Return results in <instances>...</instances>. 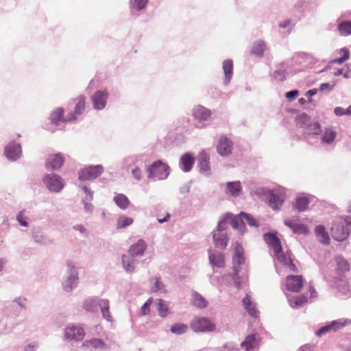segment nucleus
Wrapping results in <instances>:
<instances>
[{"label": "nucleus", "mask_w": 351, "mask_h": 351, "mask_svg": "<svg viewBox=\"0 0 351 351\" xmlns=\"http://www.w3.org/2000/svg\"><path fill=\"white\" fill-rule=\"evenodd\" d=\"M264 239L265 242L273 247L276 258L282 263L287 269L291 271H295L296 267L293 264L289 255L285 254L282 252L281 243L276 234L271 232L266 233L264 235Z\"/></svg>", "instance_id": "f257e3e1"}, {"label": "nucleus", "mask_w": 351, "mask_h": 351, "mask_svg": "<svg viewBox=\"0 0 351 351\" xmlns=\"http://www.w3.org/2000/svg\"><path fill=\"white\" fill-rule=\"evenodd\" d=\"M79 269L75 263L67 260L65 263V274L62 281V288L67 293L73 291L79 284Z\"/></svg>", "instance_id": "f03ea898"}, {"label": "nucleus", "mask_w": 351, "mask_h": 351, "mask_svg": "<svg viewBox=\"0 0 351 351\" xmlns=\"http://www.w3.org/2000/svg\"><path fill=\"white\" fill-rule=\"evenodd\" d=\"M350 219L348 217H337L333 220L331 235L337 241H342L350 234Z\"/></svg>", "instance_id": "7ed1b4c3"}, {"label": "nucleus", "mask_w": 351, "mask_h": 351, "mask_svg": "<svg viewBox=\"0 0 351 351\" xmlns=\"http://www.w3.org/2000/svg\"><path fill=\"white\" fill-rule=\"evenodd\" d=\"M243 252L244 251L242 246L238 242H236L234 244V254L232 258L234 270L232 279L234 280L235 287L238 289H240L241 287V282L239 280L237 276L240 272V266L245 262Z\"/></svg>", "instance_id": "20e7f679"}, {"label": "nucleus", "mask_w": 351, "mask_h": 351, "mask_svg": "<svg viewBox=\"0 0 351 351\" xmlns=\"http://www.w3.org/2000/svg\"><path fill=\"white\" fill-rule=\"evenodd\" d=\"M245 223L252 227L259 226L258 221L251 215L244 212L240 213L231 221L232 228L237 229L241 234H243L245 232Z\"/></svg>", "instance_id": "39448f33"}, {"label": "nucleus", "mask_w": 351, "mask_h": 351, "mask_svg": "<svg viewBox=\"0 0 351 351\" xmlns=\"http://www.w3.org/2000/svg\"><path fill=\"white\" fill-rule=\"evenodd\" d=\"M295 120L297 126L303 128L306 134L317 135L322 131L320 124L317 122H310L309 117L305 113L298 116Z\"/></svg>", "instance_id": "423d86ee"}, {"label": "nucleus", "mask_w": 351, "mask_h": 351, "mask_svg": "<svg viewBox=\"0 0 351 351\" xmlns=\"http://www.w3.org/2000/svg\"><path fill=\"white\" fill-rule=\"evenodd\" d=\"M192 330L195 332H212L217 331V326L209 318L196 317L190 324Z\"/></svg>", "instance_id": "0eeeda50"}, {"label": "nucleus", "mask_w": 351, "mask_h": 351, "mask_svg": "<svg viewBox=\"0 0 351 351\" xmlns=\"http://www.w3.org/2000/svg\"><path fill=\"white\" fill-rule=\"evenodd\" d=\"M85 335L84 328L79 324H69L64 329V339L67 341H82Z\"/></svg>", "instance_id": "6e6552de"}, {"label": "nucleus", "mask_w": 351, "mask_h": 351, "mask_svg": "<svg viewBox=\"0 0 351 351\" xmlns=\"http://www.w3.org/2000/svg\"><path fill=\"white\" fill-rule=\"evenodd\" d=\"M148 178L154 180L166 179L169 174V167L160 160L156 161L147 168Z\"/></svg>", "instance_id": "1a4fd4ad"}, {"label": "nucleus", "mask_w": 351, "mask_h": 351, "mask_svg": "<svg viewBox=\"0 0 351 351\" xmlns=\"http://www.w3.org/2000/svg\"><path fill=\"white\" fill-rule=\"evenodd\" d=\"M227 222L225 219H221L218 222L217 230L213 232V239L215 246L225 249L228 245V238L225 232L227 228Z\"/></svg>", "instance_id": "9d476101"}, {"label": "nucleus", "mask_w": 351, "mask_h": 351, "mask_svg": "<svg viewBox=\"0 0 351 351\" xmlns=\"http://www.w3.org/2000/svg\"><path fill=\"white\" fill-rule=\"evenodd\" d=\"M43 182L45 187L51 193H58L65 186L64 180L59 175L55 173L45 175L43 178Z\"/></svg>", "instance_id": "9b49d317"}, {"label": "nucleus", "mask_w": 351, "mask_h": 351, "mask_svg": "<svg viewBox=\"0 0 351 351\" xmlns=\"http://www.w3.org/2000/svg\"><path fill=\"white\" fill-rule=\"evenodd\" d=\"M103 171L104 167L100 165L87 166L78 171V179L82 182L92 181L98 178Z\"/></svg>", "instance_id": "f8f14e48"}, {"label": "nucleus", "mask_w": 351, "mask_h": 351, "mask_svg": "<svg viewBox=\"0 0 351 351\" xmlns=\"http://www.w3.org/2000/svg\"><path fill=\"white\" fill-rule=\"evenodd\" d=\"M284 224L289 228L294 234L306 235L309 233V229L306 225L300 221L298 217L287 219Z\"/></svg>", "instance_id": "ddd939ff"}, {"label": "nucleus", "mask_w": 351, "mask_h": 351, "mask_svg": "<svg viewBox=\"0 0 351 351\" xmlns=\"http://www.w3.org/2000/svg\"><path fill=\"white\" fill-rule=\"evenodd\" d=\"M74 110L69 112V118L67 120L76 121L79 115L82 114L86 109V97L81 95L74 99Z\"/></svg>", "instance_id": "4468645a"}, {"label": "nucleus", "mask_w": 351, "mask_h": 351, "mask_svg": "<svg viewBox=\"0 0 351 351\" xmlns=\"http://www.w3.org/2000/svg\"><path fill=\"white\" fill-rule=\"evenodd\" d=\"M108 97V93L106 90L96 91L92 96L94 109L101 110L104 108Z\"/></svg>", "instance_id": "2eb2a0df"}, {"label": "nucleus", "mask_w": 351, "mask_h": 351, "mask_svg": "<svg viewBox=\"0 0 351 351\" xmlns=\"http://www.w3.org/2000/svg\"><path fill=\"white\" fill-rule=\"evenodd\" d=\"M303 285L302 276H289L286 279L285 286L288 291L299 292Z\"/></svg>", "instance_id": "dca6fc26"}, {"label": "nucleus", "mask_w": 351, "mask_h": 351, "mask_svg": "<svg viewBox=\"0 0 351 351\" xmlns=\"http://www.w3.org/2000/svg\"><path fill=\"white\" fill-rule=\"evenodd\" d=\"M241 347L245 351H257L259 347V339L256 334L247 335L241 343Z\"/></svg>", "instance_id": "f3484780"}, {"label": "nucleus", "mask_w": 351, "mask_h": 351, "mask_svg": "<svg viewBox=\"0 0 351 351\" xmlns=\"http://www.w3.org/2000/svg\"><path fill=\"white\" fill-rule=\"evenodd\" d=\"M69 118V112L64 116V110L62 108H57L51 112L50 120L52 123L58 125L60 122H70L73 120H67Z\"/></svg>", "instance_id": "a211bd4d"}, {"label": "nucleus", "mask_w": 351, "mask_h": 351, "mask_svg": "<svg viewBox=\"0 0 351 351\" xmlns=\"http://www.w3.org/2000/svg\"><path fill=\"white\" fill-rule=\"evenodd\" d=\"M242 191V186L240 181L228 182L226 184L224 193L229 196L239 197Z\"/></svg>", "instance_id": "6ab92c4d"}, {"label": "nucleus", "mask_w": 351, "mask_h": 351, "mask_svg": "<svg viewBox=\"0 0 351 351\" xmlns=\"http://www.w3.org/2000/svg\"><path fill=\"white\" fill-rule=\"evenodd\" d=\"M269 206L274 210H278L285 202V195L281 193L271 191L268 195Z\"/></svg>", "instance_id": "aec40b11"}, {"label": "nucleus", "mask_w": 351, "mask_h": 351, "mask_svg": "<svg viewBox=\"0 0 351 351\" xmlns=\"http://www.w3.org/2000/svg\"><path fill=\"white\" fill-rule=\"evenodd\" d=\"M64 159L62 155H49L46 160V168L49 171L57 170L63 165Z\"/></svg>", "instance_id": "412c9836"}, {"label": "nucleus", "mask_w": 351, "mask_h": 351, "mask_svg": "<svg viewBox=\"0 0 351 351\" xmlns=\"http://www.w3.org/2000/svg\"><path fill=\"white\" fill-rule=\"evenodd\" d=\"M208 258L213 267L219 268L224 267V258L222 253L209 250Z\"/></svg>", "instance_id": "4be33fe9"}, {"label": "nucleus", "mask_w": 351, "mask_h": 351, "mask_svg": "<svg viewBox=\"0 0 351 351\" xmlns=\"http://www.w3.org/2000/svg\"><path fill=\"white\" fill-rule=\"evenodd\" d=\"M217 149L218 154H231L232 143L226 136H222L219 139Z\"/></svg>", "instance_id": "5701e85b"}, {"label": "nucleus", "mask_w": 351, "mask_h": 351, "mask_svg": "<svg viewBox=\"0 0 351 351\" xmlns=\"http://www.w3.org/2000/svg\"><path fill=\"white\" fill-rule=\"evenodd\" d=\"M32 238L35 243L41 245L51 243V241L44 234L40 228H34L32 230Z\"/></svg>", "instance_id": "b1692460"}, {"label": "nucleus", "mask_w": 351, "mask_h": 351, "mask_svg": "<svg viewBox=\"0 0 351 351\" xmlns=\"http://www.w3.org/2000/svg\"><path fill=\"white\" fill-rule=\"evenodd\" d=\"M147 245L145 242L140 239L135 244L132 245L129 250V254L133 257L141 256L143 255Z\"/></svg>", "instance_id": "393cba45"}, {"label": "nucleus", "mask_w": 351, "mask_h": 351, "mask_svg": "<svg viewBox=\"0 0 351 351\" xmlns=\"http://www.w3.org/2000/svg\"><path fill=\"white\" fill-rule=\"evenodd\" d=\"M103 300L102 298H88L83 302V308L89 312H96L98 306H100V302Z\"/></svg>", "instance_id": "a878e982"}, {"label": "nucleus", "mask_w": 351, "mask_h": 351, "mask_svg": "<svg viewBox=\"0 0 351 351\" xmlns=\"http://www.w3.org/2000/svg\"><path fill=\"white\" fill-rule=\"evenodd\" d=\"M243 305L249 315L252 317H256L258 315V311L256 307V304L250 299V295L246 294L242 300Z\"/></svg>", "instance_id": "bb28decb"}, {"label": "nucleus", "mask_w": 351, "mask_h": 351, "mask_svg": "<svg viewBox=\"0 0 351 351\" xmlns=\"http://www.w3.org/2000/svg\"><path fill=\"white\" fill-rule=\"evenodd\" d=\"M210 111L204 106H198L193 109V116L197 121H206L210 117Z\"/></svg>", "instance_id": "cd10ccee"}, {"label": "nucleus", "mask_w": 351, "mask_h": 351, "mask_svg": "<svg viewBox=\"0 0 351 351\" xmlns=\"http://www.w3.org/2000/svg\"><path fill=\"white\" fill-rule=\"evenodd\" d=\"M136 261L131 255L122 256V265L125 270L128 273L134 271Z\"/></svg>", "instance_id": "c85d7f7f"}, {"label": "nucleus", "mask_w": 351, "mask_h": 351, "mask_svg": "<svg viewBox=\"0 0 351 351\" xmlns=\"http://www.w3.org/2000/svg\"><path fill=\"white\" fill-rule=\"evenodd\" d=\"M82 346L87 349L101 350L104 348L105 344L101 339H92L83 342Z\"/></svg>", "instance_id": "c756f323"}, {"label": "nucleus", "mask_w": 351, "mask_h": 351, "mask_svg": "<svg viewBox=\"0 0 351 351\" xmlns=\"http://www.w3.org/2000/svg\"><path fill=\"white\" fill-rule=\"evenodd\" d=\"M315 234L319 241L324 244H329L330 238L326 228L322 225H318L315 228Z\"/></svg>", "instance_id": "7c9ffc66"}, {"label": "nucleus", "mask_w": 351, "mask_h": 351, "mask_svg": "<svg viewBox=\"0 0 351 351\" xmlns=\"http://www.w3.org/2000/svg\"><path fill=\"white\" fill-rule=\"evenodd\" d=\"M191 304L198 308H204L207 306L208 302L197 292H193L191 295Z\"/></svg>", "instance_id": "2f4dec72"}, {"label": "nucleus", "mask_w": 351, "mask_h": 351, "mask_svg": "<svg viewBox=\"0 0 351 351\" xmlns=\"http://www.w3.org/2000/svg\"><path fill=\"white\" fill-rule=\"evenodd\" d=\"M194 163L193 158L191 155H183L180 158V167L184 172L191 171Z\"/></svg>", "instance_id": "473e14b6"}, {"label": "nucleus", "mask_w": 351, "mask_h": 351, "mask_svg": "<svg viewBox=\"0 0 351 351\" xmlns=\"http://www.w3.org/2000/svg\"><path fill=\"white\" fill-rule=\"evenodd\" d=\"M110 302L108 299H103L100 302V309L102 313L103 317L108 322H112V317L110 315L109 311Z\"/></svg>", "instance_id": "72a5a7b5"}, {"label": "nucleus", "mask_w": 351, "mask_h": 351, "mask_svg": "<svg viewBox=\"0 0 351 351\" xmlns=\"http://www.w3.org/2000/svg\"><path fill=\"white\" fill-rule=\"evenodd\" d=\"M113 200L118 207L122 210H125L130 204L128 198L123 194H117Z\"/></svg>", "instance_id": "f704fd0d"}, {"label": "nucleus", "mask_w": 351, "mask_h": 351, "mask_svg": "<svg viewBox=\"0 0 351 351\" xmlns=\"http://www.w3.org/2000/svg\"><path fill=\"white\" fill-rule=\"evenodd\" d=\"M351 324V320L346 318H341L332 321L330 324L332 332H336L344 328L346 325Z\"/></svg>", "instance_id": "c9c22d12"}, {"label": "nucleus", "mask_w": 351, "mask_h": 351, "mask_svg": "<svg viewBox=\"0 0 351 351\" xmlns=\"http://www.w3.org/2000/svg\"><path fill=\"white\" fill-rule=\"evenodd\" d=\"M157 311L161 317H167L169 313V305L166 301L159 299L156 302Z\"/></svg>", "instance_id": "e433bc0d"}, {"label": "nucleus", "mask_w": 351, "mask_h": 351, "mask_svg": "<svg viewBox=\"0 0 351 351\" xmlns=\"http://www.w3.org/2000/svg\"><path fill=\"white\" fill-rule=\"evenodd\" d=\"M289 304L292 308H300L307 302V298L304 295H298L289 298Z\"/></svg>", "instance_id": "4c0bfd02"}, {"label": "nucleus", "mask_w": 351, "mask_h": 351, "mask_svg": "<svg viewBox=\"0 0 351 351\" xmlns=\"http://www.w3.org/2000/svg\"><path fill=\"white\" fill-rule=\"evenodd\" d=\"M199 167L201 172H204L206 176L208 175L210 170V158L208 155L201 156L199 159Z\"/></svg>", "instance_id": "58836bf2"}, {"label": "nucleus", "mask_w": 351, "mask_h": 351, "mask_svg": "<svg viewBox=\"0 0 351 351\" xmlns=\"http://www.w3.org/2000/svg\"><path fill=\"white\" fill-rule=\"evenodd\" d=\"M223 69L225 74L226 80L229 82L232 75L233 62L231 60H226L223 62Z\"/></svg>", "instance_id": "ea45409f"}, {"label": "nucleus", "mask_w": 351, "mask_h": 351, "mask_svg": "<svg viewBox=\"0 0 351 351\" xmlns=\"http://www.w3.org/2000/svg\"><path fill=\"white\" fill-rule=\"evenodd\" d=\"M134 219L132 217L125 215H120L117 219V228L121 229L126 228L133 223Z\"/></svg>", "instance_id": "a19ab883"}, {"label": "nucleus", "mask_w": 351, "mask_h": 351, "mask_svg": "<svg viewBox=\"0 0 351 351\" xmlns=\"http://www.w3.org/2000/svg\"><path fill=\"white\" fill-rule=\"evenodd\" d=\"M338 31L343 36H348L351 34V21H341L338 25Z\"/></svg>", "instance_id": "79ce46f5"}, {"label": "nucleus", "mask_w": 351, "mask_h": 351, "mask_svg": "<svg viewBox=\"0 0 351 351\" xmlns=\"http://www.w3.org/2000/svg\"><path fill=\"white\" fill-rule=\"evenodd\" d=\"M337 289L344 295H346L350 291V288L348 285V282L344 278H341L335 281V282Z\"/></svg>", "instance_id": "37998d69"}, {"label": "nucleus", "mask_w": 351, "mask_h": 351, "mask_svg": "<svg viewBox=\"0 0 351 351\" xmlns=\"http://www.w3.org/2000/svg\"><path fill=\"white\" fill-rule=\"evenodd\" d=\"M21 146L19 143L11 141L5 148V154H21Z\"/></svg>", "instance_id": "c03bdc74"}, {"label": "nucleus", "mask_w": 351, "mask_h": 351, "mask_svg": "<svg viewBox=\"0 0 351 351\" xmlns=\"http://www.w3.org/2000/svg\"><path fill=\"white\" fill-rule=\"evenodd\" d=\"M265 50V44L263 41L255 43L252 48L251 53L256 56H262Z\"/></svg>", "instance_id": "a18cd8bd"}, {"label": "nucleus", "mask_w": 351, "mask_h": 351, "mask_svg": "<svg viewBox=\"0 0 351 351\" xmlns=\"http://www.w3.org/2000/svg\"><path fill=\"white\" fill-rule=\"evenodd\" d=\"M309 200L307 197L303 196L298 197L296 199L295 207L298 211L302 212L307 208Z\"/></svg>", "instance_id": "49530a36"}, {"label": "nucleus", "mask_w": 351, "mask_h": 351, "mask_svg": "<svg viewBox=\"0 0 351 351\" xmlns=\"http://www.w3.org/2000/svg\"><path fill=\"white\" fill-rule=\"evenodd\" d=\"M337 136V132L331 128H327L324 131V134L322 137V141L324 143H330L335 141Z\"/></svg>", "instance_id": "de8ad7c7"}, {"label": "nucleus", "mask_w": 351, "mask_h": 351, "mask_svg": "<svg viewBox=\"0 0 351 351\" xmlns=\"http://www.w3.org/2000/svg\"><path fill=\"white\" fill-rule=\"evenodd\" d=\"M341 57L331 60V63L341 64L349 59L350 51L347 48H342L339 51Z\"/></svg>", "instance_id": "09e8293b"}, {"label": "nucleus", "mask_w": 351, "mask_h": 351, "mask_svg": "<svg viewBox=\"0 0 351 351\" xmlns=\"http://www.w3.org/2000/svg\"><path fill=\"white\" fill-rule=\"evenodd\" d=\"M188 326L184 324H175L171 327V332L176 335H182L187 331Z\"/></svg>", "instance_id": "8fccbe9b"}, {"label": "nucleus", "mask_w": 351, "mask_h": 351, "mask_svg": "<svg viewBox=\"0 0 351 351\" xmlns=\"http://www.w3.org/2000/svg\"><path fill=\"white\" fill-rule=\"evenodd\" d=\"M336 262L337 265V269L341 271H346L350 269V266L348 263L346 259H344L341 256H337L336 258Z\"/></svg>", "instance_id": "3c124183"}, {"label": "nucleus", "mask_w": 351, "mask_h": 351, "mask_svg": "<svg viewBox=\"0 0 351 351\" xmlns=\"http://www.w3.org/2000/svg\"><path fill=\"white\" fill-rule=\"evenodd\" d=\"M154 285L152 287V291L154 293H165V285L160 280L159 278H156L154 280Z\"/></svg>", "instance_id": "603ef678"}, {"label": "nucleus", "mask_w": 351, "mask_h": 351, "mask_svg": "<svg viewBox=\"0 0 351 351\" xmlns=\"http://www.w3.org/2000/svg\"><path fill=\"white\" fill-rule=\"evenodd\" d=\"M79 188L83 191L85 194V197L82 198V199L86 200H93V192L90 190V189L84 184H80L79 185Z\"/></svg>", "instance_id": "864d4df0"}, {"label": "nucleus", "mask_w": 351, "mask_h": 351, "mask_svg": "<svg viewBox=\"0 0 351 351\" xmlns=\"http://www.w3.org/2000/svg\"><path fill=\"white\" fill-rule=\"evenodd\" d=\"M16 221L19 223V224L21 226L23 227H28L29 223L27 221V217L24 214V210L21 211L17 215H16Z\"/></svg>", "instance_id": "5fc2aeb1"}, {"label": "nucleus", "mask_w": 351, "mask_h": 351, "mask_svg": "<svg viewBox=\"0 0 351 351\" xmlns=\"http://www.w3.org/2000/svg\"><path fill=\"white\" fill-rule=\"evenodd\" d=\"M92 200L82 199L84 204V211L88 214H91L94 210L93 205L90 203Z\"/></svg>", "instance_id": "6e6d98bb"}, {"label": "nucleus", "mask_w": 351, "mask_h": 351, "mask_svg": "<svg viewBox=\"0 0 351 351\" xmlns=\"http://www.w3.org/2000/svg\"><path fill=\"white\" fill-rule=\"evenodd\" d=\"M330 331H332V328L330 324H328L321 327L317 331H316L315 334L318 337H322Z\"/></svg>", "instance_id": "4d7b16f0"}, {"label": "nucleus", "mask_w": 351, "mask_h": 351, "mask_svg": "<svg viewBox=\"0 0 351 351\" xmlns=\"http://www.w3.org/2000/svg\"><path fill=\"white\" fill-rule=\"evenodd\" d=\"M148 0H134L133 6L141 10L146 7Z\"/></svg>", "instance_id": "13d9d810"}, {"label": "nucleus", "mask_w": 351, "mask_h": 351, "mask_svg": "<svg viewBox=\"0 0 351 351\" xmlns=\"http://www.w3.org/2000/svg\"><path fill=\"white\" fill-rule=\"evenodd\" d=\"M151 299H149L142 306L141 308V313L142 315H147L149 313V306L151 304Z\"/></svg>", "instance_id": "bf43d9fd"}, {"label": "nucleus", "mask_w": 351, "mask_h": 351, "mask_svg": "<svg viewBox=\"0 0 351 351\" xmlns=\"http://www.w3.org/2000/svg\"><path fill=\"white\" fill-rule=\"evenodd\" d=\"M221 351H239V350L233 344L226 343L221 348Z\"/></svg>", "instance_id": "052dcab7"}, {"label": "nucleus", "mask_w": 351, "mask_h": 351, "mask_svg": "<svg viewBox=\"0 0 351 351\" xmlns=\"http://www.w3.org/2000/svg\"><path fill=\"white\" fill-rule=\"evenodd\" d=\"M191 189V184L190 183H185L180 188V193L182 194H186L189 193Z\"/></svg>", "instance_id": "680f3d73"}, {"label": "nucleus", "mask_w": 351, "mask_h": 351, "mask_svg": "<svg viewBox=\"0 0 351 351\" xmlns=\"http://www.w3.org/2000/svg\"><path fill=\"white\" fill-rule=\"evenodd\" d=\"M73 229L76 231L80 232L82 234H87L88 231L86 228L80 224H77L73 226Z\"/></svg>", "instance_id": "e2e57ef3"}, {"label": "nucleus", "mask_w": 351, "mask_h": 351, "mask_svg": "<svg viewBox=\"0 0 351 351\" xmlns=\"http://www.w3.org/2000/svg\"><path fill=\"white\" fill-rule=\"evenodd\" d=\"M25 298H16L13 300V302L19 304L21 308H25Z\"/></svg>", "instance_id": "0e129e2a"}, {"label": "nucleus", "mask_w": 351, "mask_h": 351, "mask_svg": "<svg viewBox=\"0 0 351 351\" xmlns=\"http://www.w3.org/2000/svg\"><path fill=\"white\" fill-rule=\"evenodd\" d=\"M132 176L136 180H140L141 178V172L138 168H135L132 171Z\"/></svg>", "instance_id": "69168bd1"}, {"label": "nucleus", "mask_w": 351, "mask_h": 351, "mask_svg": "<svg viewBox=\"0 0 351 351\" xmlns=\"http://www.w3.org/2000/svg\"><path fill=\"white\" fill-rule=\"evenodd\" d=\"M334 113L337 116H343L346 114V109L341 108V107H336L334 109Z\"/></svg>", "instance_id": "338daca9"}, {"label": "nucleus", "mask_w": 351, "mask_h": 351, "mask_svg": "<svg viewBox=\"0 0 351 351\" xmlns=\"http://www.w3.org/2000/svg\"><path fill=\"white\" fill-rule=\"evenodd\" d=\"M299 94V91L298 90H291L288 93H287L286 94V96L287 98H294L295 97H297Z\"/></svg>", "instance_id": "774afa93"}]
</instances>
